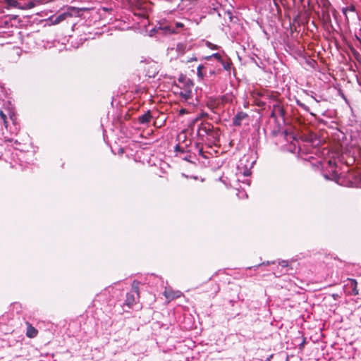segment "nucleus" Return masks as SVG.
Wrapping results in <instances>:
<instances>
[{
  "label": "nucleus",
  "instance_id": "obj_1",
  "mask_svg": "<svg viewBox=\"0 0 361 361\" xmlns=\"http://www.w3.org/2000/svg\"><path fill=\"white\" fill-rule=\"evenodd\" d=\"M323 176L326 180H335L338 184L346 187L361 188V171L348 170L345 176H341L337 171L335 161L329 160Z\"/></svg>",
  "mask_w": 361,
  "mask_h": 361
},
{
  "label": "nucleus",
  "instance_id": "obj_2",
  "mask_svg": "<svg viewBox=\"0 0 361 361\" xmlns=\"http://www.w3.org/2000/svg\"><path fill=\"white\" fill-rule=\"evenodd\" d=\"M187 24L183 22H175L169 25L159 26L151 30L161 34H177L186 30Z\"/></svg>",
  "mask_w": 361,
  "mask_h": 361
},
{
  "label": "nucleus",
  "instance_id": "obj_3",
  "mask_svg": "<svg viewBox=\"0 0 361 361\" xmlns=\"http://www.w3.org/2000/svg\"><path fill=\"white\" fill-rule=\"evenodd\" d=\"M204 59L207 61H212L213 60H215L223 66L224 70L227 71H230L233 66L230 59L226 56L223 57L219 53H214L212 55L205 56Z\"/></svg>",
  "mask_w": 361,
  "mask_h": 361
},
{
  "label": "nucleus",
  "instance_id": "obj_4",
  "mask_svg": "<svg viewBox=\"0 0 361 361\" xmlns=\"http://www.w3.org/2000/svg\"><path fill=\"white\" fill-rule=\"evenodd\" d=\"M206 135L215 137L217 136L218 133L214 130V126L212 123L202 122L198 126L197 135L199 137H203Z\"/></svg>",
  "mask_w": 361,
  "mask_h": 361
},
{
  "label": "nucleus",
  "instance_id": "obj_5",
  "mask_svg": "<svg viewBox=\"0 0 361 361\" xmlns=\"http://www.w3.org/2000/svg\"><path fill=\"white\" fill-rule=\"evenodd\" d=\"M139 284L137 281H133L132 283V291L126 294V305L130 307L135 302V294L139 295Z\"/></svg>",
  "mask_w": 361,
  "mask_h": 361
},
{
  "label": "nucleus",
  "instance_id": "obj_6",
  "mask_svg": "<svg viewBox=\"0 0 361 361\" xmlns=\"http://www.w3.org/2000/svg\"><path fill=\"white\" fill-rule=\"evenodd\" d=\"M192 85V82L190 80H188V82L185 85L186 87L183 89H180L179 94L183 101L188 103L190 102V100L192 97V92L191 90Z\"/></svg>",
  "mask_w": 361,
  "mask_h": 361
},
{
  "label": "nucleus",
  "instance_id": "obj_7",
  "mask_svg": "<svg viewBox=\"0 0 361 361\" xmlns=\"http://www.w3.org/2000/svg\"><path fill=\"white\" fill-rule=\"evenodd\" d=\"M39 0H17V8L25 10L30 9L39 5Z\"/></svg>",
  "mask_w": 361,
  "mask_h": 361
},
{
  "label": "nucleus",
  "instance_id": "obj_8",
  "mask_svg": "<svg viewBox=\"0 0 361 361\" xmlns=\"http://www.w3.org/2000/svg\"><path fill=\"white\" fill-rule=\"evenodd\" d=\"M249 115L244 111H238L233 118L232 123L234 126L240 127L244 121H247Z\"/></svg>",
  "mask_w": 361,
  "mask_h": 361
},
{
  "label": "nucleus",
  "instance_id": "obj_9",
  "mask_svg": "<svg viewBox=\"0 0 361 361\" xmlns=\"http://www.w3.org/2000/svg\"><path fill=\"white\" fill-rule=\"evenodd\" d=\"M209 62L206 61L204 63L200 64L197 68V75L199 80H203L207 77V69L209 68Z\"/></svg>",
  "mask_w": 361,
  "mask_h": 361
},
{
  "label": "nucleus",
  "instance_id": "obj_10",
  "mask_svg": "<svg viewBox=\"0 0 361 361\" xmlns=\"http://www.w3.org/2000/svg\"><path fill=\"white\" fill-rule=\"evenodd\" d=\"M340 161L346 164L347 166L353 165L355 161V157L350 156L348 152H344L342 153Z\"/></svg>",
  "mask_w": 361,
  "mask_h": 361
},
{
  "label": "nucleus",
  "instance_id": "obj_11",
  "mask_svg": "<svg viewBox=\"0 0 361 361\" xmlns=\"http://www.w3.org/2000/svg\"><path fill=\"white\" fill-rule=\"evenodd\" d=\"M346 286L351 290L350 294L353 295H357L359 294L357 289V282L354 279H348V283Z\"/></svg>",
  "mask_w": 361,
  "mask_h": 361
},
{
  "label": "nucleus",
  "instance_id": "obj_12",
  "mask_svg": "<svg viewBox=\"0 0 361 361\" xmlns=\"http://www.w3.org/2000/svg\"><path fill=\"white\" fill-rule=\"evenodd\" d=\"M152 118V116L151 115L150 111H147L145 114L139 116L137 121L140 124H148L150 123Z\"/></svg>",
  "mask_w": 361,
  "mask_h": 361
},
{
  "label": "nucleus",
  "instance_id": "obj_13",
  "mask_svg": "<svg viewBox=\"0 0 361 361\" xmlns=\"http://www.w3.org/2000/svg\"><path fill=\"white\" fill-rule=\"evenodd\" d=\"M0 7L10 9L17 7V0H0Z\"/></svg>",
  "mask_w": 361,
  "mask_h": 361
},
{
  "label": "nucleus",
  "instance_id": "obj_14",
  "mask_svg": "<svg viewBox=\"0 0 361 361\" xmlns=\"http://www.w3.org/2000/svg\"><path fill=\"white\" fill-rule=\"evenodd\" d=\"M71 14L69 13L68 12H63L55 17H53L51 18V22L54 25L59 24V23H61L62 21H63L64 20H66L68 17H71Z\"/></svg>",
  "mask_w": 361,
  "mask_h": 361
},
{
  "label": "nucleus",
  "instance_id": "obj_15",
  "mask_svg": "<svg viewBox=\"0 0 361 361\" xmlns=\"http://www.w3.org/2000/svg\"><path fill=\"white\" fill-rule=\"evenodd\" d=\"M304 92L306 95L312 98L316 102L319 103L322 101H326V99L323 97L322 95H317L313 91H308V90H304Z\"/></svg>",
  "mask_w": 361,
  "mask_h": 361
},
{
  "label": "nucleus",
  "instance_id": "obj_16",
  "mask_svg": "<svg viewBox=\"0 0 361 361\" xmlns=\"http://www.w3.org/2000/svg\"><path fill=\"white\" fill-rule=\"evenodd\" d=\"M38 334V331L37 329H35L34 326H32L30 324H27V331H26V336L28 338H35L37 336Z\"/></svg>",
  "mask_w": 361,
  "mask_h": 361
},
{
  "label": "nucleus",
  "instance_id": "obj_17",
  "mask_svg": "<svg viewBox=\"0 0 361 361\" xmlns=\"http://www.w3.org/2000/svg\"><path fill=\"white\" fill-rule=\"evenodd\" d=\"M355 6L353 4H350L347 6L346 7L343 8L342 12L345 15L346 19H348L347 14L349 12H355Z\"/></svg>",
  "mask_w": 361,
  "mask_h": 361
},
{
  "label": "nucleus",
  "instance_id": "obj_18",
  "mask_svg": "<svg viewBox=\"0 0 361 361\" xmlns=\"http://www.w3.org/2000/svg\"><path fill=\"white\" fill-rule=\"evenodd\" d=\"M296 104L301 109H302L303 110H305L307 112H310V114L313 115V114L310 111V108L308 106H307L306 104H305L304 103L301 102L300 100H298V99L296 100Z\"/></svg>",
  "mask_w": 361,
  "mask_h": 361
},
{
  "label": "nucleus",
  "instance_id": "obj_19",
  "mask_svg": "<svg viewBox=\"0 0 361 361\" xmlns=\"http://www.w3.org/2000/svg\"><path fill=\"white\" fill-rule=\"evenodd\" d=\"M0 117L4 122L5 127L7 128H8L7 116L2 111H0Z\"/></svg>",
  "mask_w": 361,
  "mask_h": 361
},
{
  "label": "nucleus",
  "instance_id": "obj_20",
  "mask_svg": "<svg viewBox=\"0 0 361 361\" xmlns=\"http://www.w3.org/2000/svg\"><path fill=\"white\" fill-rule=\"evenodd\" d=\"M0 117L4 122L5 127L7 128H8L7 116L2 111H0Z\"/></svg>",
  "mask_w": 361,
  "mask_h": 361
},
{
  "label": "nucleus",
  "instance_id": "obj_21",
  "mask_svg": "<svg viewBox=\"0 0 361 361\" xmlns=\"http://www.w3.org/2000/svg\"><path fill=\"white\" fill-rule=\"evenodd\" d=\"M212 63H209V68L207 69V77H211L216 74L215 69L211 68Z\"/></svg>",
  "mask_w": 361,
  "mask_h": 361
},
{
  "label": "nucleus",
  "instance_id": "obj_22",
  "mask_svg": "<svg viewBox=\"0 0 361 361\" xmlns=\"http://www.w3.org/2000/svg\"><path fill=\"white\" fill-rule=\"evenodd\" d=\"M9 118L13 122L14 125H16V115L14 112L10 111L9 112Z\"/></svg>",
  "mask_w": 361,
  "mask_h": 361
},
{
  "label": "nucleus",
  "instance_id": "obj_23",
  "mask_svg": "<svg viewBox=\"0 0 361 361\" xmlns=\"http://www.w3.org/2000/svg\"><path fill=\"white\" fill-rule=\"evenodd\" d=\"M237 195L239 198H247V195L246 194V192L245 191H238V192L237 193Z\"/></svg>",
  "mask_w": 361,
  "mask_h": 361
},
{
  "label": "nucleus",
  "instance_id": "obj_24",
  "mask_svg": "<svg viewBox=\"0 0 361 361\" xmlns=\"http://www.w3.org/2000/svg\"><path fill=\"white\" fill-rule=\"evenodd\" d=\"M279 264L283 268H286L288 267V262L286 260H281L279 262Z\"/></svg>",
  "mask_w": 361,
  "mask_h": 361
},
{
  "label": "nucleus",
  "instance_id": "obj_25",
  "mask_svg": "<svg viewBox=\"0 0 361 361\" xmlns=\"http://www.w3.org/2000/svg\"><path fill=\"white\" fill-rule=\"evenodd\" d=\"M175 151L176 152H182V153H183L185 152L183 147H181L179 144L176 145V146L175 147Z\"/></svg>",
  "mask_w": 361,
  "mask_h": 361
},
{
  "label": "nucleus",
  "instance_id": "obj_26",
  "mask_svg": "<svg viewBox=\"0 0 361 361\" xmlns=\"http://www.w3.org/2000/svg\"><path fill=\"white\" fill-rule=\"evenodd\" d=\"M185 48V46L183 44H177V50L179 51H184V49Z\"/></svg>",
  "mask_w": 361,
  "mask_h": 361
},
{
  "label": "nucleus",
  "instance_id": "obj_27",
  "mask_svg": "<svg viewBox=\"0 0 361 361\" xmlns=\"http://www.w3.org/2000/svg\"><path fill=\"white\" fill-rule=\"evenodd\" d=\"M208 116V114L206 113V112H202L199 116H197V117L196 118V121L202 118H204V117H207Z\"/></svg>",
  "mask_w": 361,
  "mask_h": 361
},
{
  "label": "nucleus",
  "instance_id": "obj_28",
  "mask_svg": "<svg viewBox=\"0 0 361 361\" xmlns=\"http://www.w3.org/2000/svg\"><path fill=\"white\" fill-rule=\"evenodd\" d=\"M191 158H192L191 155H186V156L183 157V159L184 160H186V161H190V162H192V161L191 160Z\"/></svg>",
  "mask_w": 361,
  "mask_h": 361
},
{
  "label": "nucleus",
  "instance_id": "obj_29",
  "mask_svg": "<svg viewBox=\"0 0 361 361\" xmlns=\"http://www.w3.org/2000/svg\"><path fill=\"white\" fill-rule=\"evenodd\" d=\"M185 80V76H183V75H181V76L178 78V81H179V82H183V80Z\"/></svg>",
  "mask_w": 361,
  "mask_h": 361
},
{
  "label": "nucleus",
  "instance_id": "obj_30",
  "mask_svg": "<svg viewBox=\"0 0 361 361\" xmlns=\"http://www.w3.org/2000/svg\"><path fill=\"white\" fill-rule=\"evenodd\" d=\"M185 22L187 24H189V23H190V20H188V19H185Z\"/></svg>",
  "mask_w": 361,
  "mask_h": 361
},
{
  "label": "nucleus",
  "instance_id": "obj_31",
  "mask_svg": "<svg viewBox=\"0 0 361 361\" xmlns=\"http://www.w3.org/2000/svg\"><path fill=\"white\" fill-rule=\"evenodd\" d=\"M184 112H185V110H184V109H181V110H180V114L184 113Z\"/></svg>",
  "mask_w": 361,
  "mask_h": 361
},
{
  "label": "nucleus",
  "instance_id": "obj_32",
  "mask_svg": "<svg viewBox=\"0 0 361 361\" xmlns=\"http://www.w3.org/2000/svg\"><path fill=\"white\" fill-rule=\"evenodd\" d=\"M202 153V149H200V154Z\"/></svg>",
  "mask_w": 361,
  "mask_h": 361
}]
</instances>
